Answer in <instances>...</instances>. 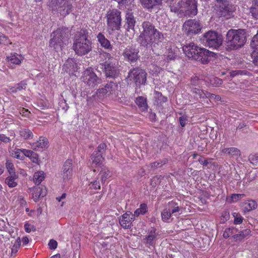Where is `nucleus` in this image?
I'll return each instance as SVG.
<instances>
[{"label":"nucleus","instance_id":"obj_4","mask_svg":"<svg viewBox=\"0 0 258 258\" xmlns=\"http://www.w3.org/2000/svg\"><path fill=\"white\" fill-rule=\"evenodd\" d=\"M70 36V32L68 28L57 29L51 35L52 38L49 40V47L55 50H61L64 44L68 42Z\"/></svg>","mask_w":258,"mask_h":258},{"label":"nucleus","instance_id":"obj_57","mask_svg":"<svg viewBox=\"0 0 258 258\" xmlns=\"http://www.w3.org/2000/svg\"><path fill=\"white\" fill-rule=\"evenodd\" d=\"M24 228L25 231L27 233H30L31 231H35V227L33 225H32L28 223L25 224Z\"/></svg>","mask_w":258,"mask_h":258},{"label":"nucleus","instance_id":"obj_52","mask_svg":"<svg viewBox=\"0 0 258 258\" xmlns=\"http://www.w3.org/2000/svg\"><path fill=\"white\" fill-rule=\"evenodd\" d=\"M200 85V80L198 77L195 76L191 78L190 83L188 85L189 88L190 86L194 87L195 86H199Z\"/></svg>","mask_w":258,"mask_h":258},{"label":"nucleus","instance_id":"obj_40","mask_svg":"<svg viewBox=\"0 0 258 258\" xmlns=\"http://www.w3.org/2000/svg\"><path fill=\"white\" fill-rule=\"evenodd\" d=\"M249 12L253 18L258 20V4L252 2Z\"/></svg>","mask_w":258,"mask_h":258},{"label":"nucleus","instance_id":"obj_61","mask_svg":"<svg viewBox=\"0 0 258 258\" xmlns=\"http://www.w3.org/2000/svg\"><path fill=\"white\" fill-rule=\"evenodd\" d=\"M11 141V140L9 137L6 136L4 134H0V144L2 142L7 143L10 142Z\"/></svg>","mask_w":258,"mask_h":258},{"label":"nucleus","instance_id":"obj_33","mask_svg":"<svg viewBox=\"0 0 258 258\" xmlns=\"http://www.w3.org/2000/svg\"><path fill=\"white\" fill-rule=\"evenodd\" d=\"M222 152L227 153L231 156L238 157L240 155V150L234 147L224 148L222 150Z\"/></svg>","mask_w":258,"mask_h":258},{"label":"nucleus","instance_id":"obj_21","mask_svg":"<svg viewBox=\"0 0 258 258\" xmlns=\"http://www.w3.org/2000/svg\"><path fill=\"white\" fill-rule=\"evenodd\" d=\"M47 194V190L44 186L41 185L34 188L33 198L35 202L38 201L41 198H43Z\"/></svg>","mask_w":258,"mask_h":258},{"label":"nucleus","instance_id":"obj_20","mask_svg":"<svg viewBox=\"0 0 258 258\" xmlns=\"http://www.w3.org/2000/svg\"><path fill=\"white\" fill-rule=\"evenodd\" d=\"M136 21L135 19L133 14L131 12H127L125 15V23L124 27L125 30L129 32L130 30L134 31V27Z\"/></svg>","mask_w":258,"mask_h":258},{"label":"nucleus","instance_id":"obj_55","mask_svg":"<svg viewBox=\"0 0 258 258\" xmlns=\"http://www.w3.org/2000/svg\"><path fill=\"white\" fill-rule=\"evenodd\" d=\"M19 240L20 239L19 238ZM20 245V240H17L15 241L14 244L12 246L11 248V255H13V253H16L18 251V249L19 248Z\"/></svg>","mask_w":258,"mask_h":258},{"label":"nucleus","instance_id":"obj_63","mask_svg":"<svg viewBox=\"0 0 258 258\" xmlns=\"http://www.w3.org/2000/svg\"><path fill=\"white\" fill-rule=\"evenodd\" d=\"M19 150L20 149H19L17 151L15 152L16 157L17 159L23 160L25 158V155L23 153H22Z\"/></svg>","mask_w":258,"mask_h":258},{"label":"nucleus","instance_id":"obj_43","mask_svg":"<svg viewBox=\"0 0 258 258\" xmlns=\"http://www.w3.org/2000/svg\"><path fill=\"white\" fill-rule=\"evenodd\" d=\"M172 213L170 209L166 208L161 213L162 219L164 222H168L171 217Z\"/></svg>","mask_w":258,"mask_h":258},{"label":"nucleus","instance_id":"obj_45","mask_svg":"<svg viewBox=\"0 0 258 258\" xmlns=\"http://www.w3.org/2000/svg\"><path fill=\"white\" fill-rule=\"evenodd\" d=\"M168 162V160L166 158H164L163 160H160L151 163L152 168H159L162 167L163 165L166 164Z\"/></svg>","mask_w":258,"mask_h":258},{"label":"nucleus","instance_id":"obj_14","mask_svg":"<svg viewBox=\"0 0 258 258\" xmlns=\"http://www.w3.org/2000/svg\"><path fill=\"white\" fill-rule=\"evenodd\" d=\"M100 64L103 67L104 72L105 76L108 78H116L119 74V70L117 65L112 62L105 61L100 63Z\"/></svg>","mask_w":258,"mask_h":258},{"label":"nucleus","instance_id":"obj_3","mask_svg":"<svg viewBox=\"0 0 258 258\" xmlns=\"http://www.w3.org/2000/svg\"><path fill=\"white\" fill-rule=\"evenodd\" d=\"M246 42L245 32L243 29H231L226 35V48L227 50L237 49L242 47Z\"/></svg>","mask_w":258,"mask_h":258},{"label":"nucleus","instance_id":"obj_16","mask_svg":"<svg viewBox=\"0 0 258 258\" xmlns=\"http://www.w3.org/2000/svg\"><path fill=\"white\" fill-rule=\"evenodd\" d=\"M139 50L133 46H127L124 50L122 55L130 63H135L139 59Z\"/></svg>","mask_w":258,"mask_h":258},{"label":"nucleus","instance_id":"obj_38","mask_svg":"<svg viewBox=\"0 0 258 258\" xmlns=\"http://www.w3.org/2000/svg\"><path fill=\"white\" fill-rule=\"evenodd\" d=\"M154 94L156 101L158 104L161 105L163 103L167 101V98L165 96H164L161 93L157 91H155Z\"/></svg>","mask_w":258,"mask_h":258},{"label":"nucleus","instance_id":"obj_2","mask_svg":"<svg viewBox=\"0 0 258 258\" xmlns=\"http://www.w3.org/2000/svg\"><path fill=\"white\" fill-rule=\"evenodd\" d=\"M89 37L88 31L85 29H82L75 34L73 49L78 55H85L92 50V42Z\"/></svg>","mask_w":258,"mask_h":258},{"label":"nucleus","instance_id":"obj_62","mask_svg":"<svg viewBox=\"0 0 258 258\" xmlns=\"http://www.w3.org/2000/svg\"><path fill=\"white\" fill-rule=\"evenodd\" d=\"M236 214V216H237V214L235 213L233 214V216L235 217L234 223L235 224H241L242 222L243 221V218L242 216H240L239 217H235V215Z\"/></svg>","mask_w":258,"mask_h":258},{"label":"nucleus","instance_id":"obj_35","mask_svg":"<svg viewBox=\"0 0 258 258\" xmlns=\"http://www.w3.org/2000/svg\"><path fill=\"white\" fill-rule=\"evenodd\" d=\"M107 146L106 144L102 143L100 144L93 153H96L95 156H102L105 154Z\"/></svg>","mask_w":258,"mask_h":258},{"label":"nucleus","instance_id":"obj_6","mask_svg":"<svg viewBox=\"0 0 258 258\" xmlns=\"http://www.w3.org/2000/svg\"><path fill=\"white\" fill-rule=\"evenodd\" d=\"M47 6L52 12L66 17L73 10L72 4L67 0H47Z\"/></svg>","mask_w":258,"mask_h":258},{"label":"nucleus","instance_id":"obj_1","mask_svg":"<svg viewBox=\"0 0 258 258\" xmlns=\"http://www.w3.org/2000/svg\"><path fill=\"white\" fill-rule=\"evenodd\" d=\"M141 27L142 30L137 38V42L141 46L150 49L163 41V33L156 29L151 22H143Z\"/></svg>","mask_w":258,"mask_h":258},{"label":"nucleus","instance_id":"obj_11","mask_svg":"<svg viewBox=\"0 0 258 258\" xmlns=\"http://www.w3.org/2000/svg\"><path fill=\"white\" fill-rule=\"evenodd\" d=\"M81 79L85 84L93 88L99 84L101 81L92 68H88L83 72Z\"/></svg>","mask_w":258,"mask_h":258},{"label":"nucleus","instance_id":"obj_7","mask_svg":"<svg viewBox=\"0 0 258 258\" xmlns=\"http://www.w3.org/2000/svg\"><path fill=\"white\" fill-rule=\"evenodd\" d=\"M201 40L205 46L218 49L222 44L223 37L217 32L210 30L204 33Z\"/></svg>","mask_w":258,"mask_h":258},{"label":"nucleus","instance_id":"obj_51","mask_svg":"<svg viewBox=\"0 0 258 258\" xmlns=\"http://www.w3.org/2000/svg\"><path fill=\"white\" fill-rule=\"evenodd\" d=\"M235 231H236V229L234 228H227L225 229L223 236L225 238H228L235 233Z\"/></svg>","mask_w":258,"mask_h":258},{"label":"nucleus","instance_id":"obj_12","mask_svg":"<svg viewBox=\"0 0 258 258\" xmlns=\"http://www.w3.org/2000/svg\"><path fill=\"white\" fill-rule=\"evenodd\" d=\"M116 89H118L117 84L114 82H110L103 87L98 89L96 94L100 98L108 97L111 99L115 96V92Z\"/></svg>","mask_w":258,"mask_h":258},{"label":"nucleus","instance_id":"obj_60","mask_svg":"<svg viewBox=\"0 0 258 258\" xmlns=\"http://www.w3.org/2000/svg\"><path fill=\"white\" fill-rule=\"evenodd\" d=\"M229 218L230 214L228 211H225L222 213L221 220L223 221V222L228 220Z\"/></svg>","mask_w":258,"mask_h":258},{"label":"nucleus","instance_id":"obj_59","mask_svg":"<svg viewBox=\"0 0 258 258\" xmlns=\"http://www.w3.org/2000/svg\"><path fill=\"white\" fill-rule=\"evenodd\" d=\"M187 118L186 116L182 115L179 118V123L182 127H184L186 124Z\"/></svg>","mask_w":258,"mask_h":258},{"label":"nucleus","instance_id":"obj_41","mask_svg":"<svg viewBox=\"0 0 258 258\" xmlns=\"http://www.w3.org/2000/svg\"><path fill=\"white\" fill-rule=\"evenodd\" d=\"M44 178V176L43 172L40 171L36 172L34 174L33 180L36 184L39 185Z\"/></svg>","mask_w":258,"mask_h":258},{"label":"nucleus","instance_id":"obj_46","mask_svg":"<svg viewBox=\"0 0 258 258\" xmlns=\"http://www.w3.org/2000/svg\"><path fill=\"white\" fill-rule=\"evenodd\" d=\"M169 7L170 8V11L172 12L177 13L179 12L180 9H182L181 1H180L179 2H178L177 4H172V3H171V4H169Z\"/></svg>","mask_w":258,"mask_h":258},{"label":"nucleus","instance_id":"obj_49","mask_svg":"<svg viewBox=\"0 0 258 258\" xmlns=\"http://www.w3.org/2000/svg\"><path fill=\"white\" fill-rule=\"evenodd\" d=\"M257 207V203L255 201L251 200L246 204L245 209L247 211H251L255 209Z\"/></svg>","mask_w":258,"mask_h":258},{"label":"nucleus","instance_id":"obj_58","mask_svg":"<svg viewBox=\"0 0 258 258\" xmlns=\"http://www.w3.org/2000/svg\"><path fill=\"white\" fill-rule=\"evenodd\" d=\"M48 246L50 249H55L57 246V242L54 239H51L48 243Z\"/></svg>","mask_w":258,"mask_h":258},{"label":"nucleus","instance_id":"obj_44","mask_svg":"<svg viewBox=\"0 0 258 258\" xmlns=\"http://www.w3.org/2000/svg\"><path fill=\"white\" fill-rule=\"evenodd\" d=\"M27 84L25 81H23L17 84L15 87L13 88L12 92H16L18 91H20L23 89H25L26 88Z\"/></svg>","mask_w":258,"mask_h":258},{"label":"nucleus","instance_id":"obj_50","mask_svg":"<svg viewBox=\"0 0 258 258\" xmlns=\"http://www.w3.org/2000/svg\"><path fill=\"white\" fill-rule=\"evenodd\" d=\"M223 83L222 79L218 78H213L210 80V84L214 87H217Z\"/></svg>","mask_w":258,"mask_h":258},{"label":"nucleus","instance_id":"obj_30","mask_svg":"<svg viewBox=\"0 0 258 258\" xmlns=\"http://www.w3.org/2000/svg\"><path fill=\"white\" fill-rule=\"evenodd\" d=\"M135 102L142 111L147 109L148 105L146 98L143 96H139L136 98Z\"/></svg>","mask_w":258,"mask_h":258},{"label":"nucleus","instance_id":"obj_34","mask_svg":"<svg viewBox=\"0 0 258 258\" xmlns=\"http://www.w3.org/2000/svg\"><path fill=\"white\" fill-rule=\"evenodd\" d=\"M115 91V96L114 97H112L111 99L119 103H125L126 102V99L124 95L120 90H119L118 89H116Z\"/></svg>","mask_w":258,"mask_h":258},{"label":"nucleus","instance_id":"obj_54","mask_svg":"<svg viewBox=\"0 0 258 258\" xmlns=\"http://www.w3.org/2000/svg\"><path fill=\"white\" fill-rule=\"evenodd\" d=\"M10 43L8 37L0 32V44L7 45Z\"/></svg>","mask_w":258,"mask_h":258},{"label":"nucleus","instance_id":"obj_19","mask_svg":"<svg viewBox=\"0 0 258 258\" xmlns=\"http://www.w3.org/2000/svg\"><path fill=\"white\" fill-rule=\"evenodd\" d=\"M73 175V161L68 159L64 162L63 166L62 176L63 180L66 181L71 179Z\"/></svg>","mask_w":258,"mask_h":258},{"label":"nucleus","instance_id":"obj_24","mask_svg":"<svg viewBox=\"0 0 258 258\" xmlns=\"http://www.w3.org/2000/svg\"><path fill=\"white\" fill-rule=\"evenodd\" d=\"M25 156L29 157L30 160L35 163H38V155L32 150L23 149L19 150Z\"/></svg>","mask_w":258,"mask_h":258},{"label":"nucleus","instance_id":"obj_27","mask_svg":"<svg viewBox=\"0 0 258 258\" xmlns=\"http://www.w3.org/2000/svg\"><path fill=\"white\" fill-rule=\"evenodd\" d=\"M77 63H76L75 59L73 58L68 59L63 66V69H65L66 71L68 70L69 71H75L77 69Z\"/></svg>","mask_w":258,"mask_h":258},{"label":"nucleus","instance_id":"obj_56","mask_svg":"<svg viewBox=\"0 0 258 258\" xmlns=\"http://www.w3.org/2000/svg\"><path fill=\"white\" fill-rule=\"evenodd\" d=\"M244 196V194H232L231 197V199L232 202H236Z\"/></svg>","mask_w":258,"mask_h":258},{"label":"nucleus","instance_id":"obj_42","mask_svg":"<svg viewBox=\"0 0 258 258\" xmlns=\"http://www.w3.org/2000/svg\"><path fill=\"white\" fill-rule=\"evenodd\" d=\"M191 92L196 95L199 96L200 98H205L206 93L207 91H204L203 90H200L199 89L190 86Z\"/></svg>","mask_w":258,"mask_h":258},{"label":"nucleus","instance_id":"obj_28","mask_svg":"<svg viewBox=\"0 0 258 258\" xmlns=\"http://www.w3.org/2000/svg\"><path fill=\"white\" fill-rule=\"evenodd\" d=\"M96 153H93L91 156V159L92 160V165L93 167H101L103 161L104 160L103 157L102 156H95Z\"/></svg>","mask_w":258,"mask_h":258},{"label":"nucleus","instance_id":"obj_36","mask_svg":"<svg viewBox=\"0 0 258 258\" xmlns=\"http://www.w3.org/2000/svg\"><path fill=\"white\" fill-rule=\"evenodd\" d=\"M20 135L25 140L31 139L33 137L32 132L28 128H22L20 131Z\"/></svg>","mask_w":258,"mask_h":258},{"label":"nucleus","instance_id":"obj_47","mask_svg":"<svg viewBox=\"0 0 258 258\" xmlns=\"http://www.w3.org/2000/svg\"><path fill=\"white\" fill-rule=\"evenodd\" d=\"M6 168L9 173V174H16L13 164L10 160H7L6 163Z\"/></svg>","mask_w":258,"mask_h":258},{"label":"nucleus","instance_id":"obj_29","mask_svg":"<svg viewBox=\"0 0 258 258\" xmlns=\"http://www.w3.org/2000/svg\"><path fill=\"white\" fill-rule=\"evenodd\" d=\"M157 235V234L156 233V230L152 228L149 231L148 235L144 239V242L152 245L153 244V242L156 239Z\"/></svg>","mask_w":258,"mask_h":258},{"label":"nucleus","instance_id":"obj_64","mask_svg":"<svg viewBox=\"0 0 258 258\" xmlns=\"http://www.w3.org/2000/svg\"><path fill=\"white\" fill-rule=\"evenodd\" d=\"M59 106L65 111H66L69 108V106L66 104V100H63L59 102Z\"/></svg>","mask_w":258,"mask_h":258},{"label":"nucleus","instance_id":"obj_8","mask_svg":"<svg viewBox=\"0 0 258 258\" xmlns=\"http://www.w3.org/2000/svg\"><path fill=\"white\" fill-rule=\"evenodd\" d=\"M108 30L110 31L119 30L121 24V12L116 9L109 10L106 14Z\"/></svg>","mask_w":258,"mask_h":258},{"label":"nucleus","instance_id":"obj_23","mask_svg":"<svg viewBox=\"0 0 258 258\" xmlns=\"http://www.w3.org/2000/svg\"><path fill=\"white\" fill-rule=\"evenodd\" d=\"M97 38L98 41L100 43L102 47L108 51H111L112 50L113 46L102 33H99L97 36Z\"/></svg>","mask_w":258,"mask_h":258},{"label":"nucleus","instance_id":"obj_26","mask_svg":"<svg viewBox=\"0 0 258 258\" xmlns=\"http://www.w3.org/2000/svg\"><path fill=\"white\" fill-rule=\"evenodd\" d=\"M18 175L17 174H10L5 180L6 183L9 187H16L18 184Z\"/></svg>","mask_w":258,"mask_h":258},{"label":"nucleus","instance_id":"obj_13","mask_svg":"<svg viewBox=\"0 0 258 258\" xmlns=\"http://www.w3.org/2000/svg\"><path fill=\"white\" fill-rule=\"evenodd\" d=\"M216 55L217 53L205 48L199 47L195 60L202 64H207L213 58L216 57Z\"/></svg>","mask_w":258,"mask_h":258},{"label":"nucleus","instance_id":"obj_48","mask_svg":"<svg viewBox=\"0 0 258 258\" xmlns=\"http://www.w3.org/2000/svg\"><path fill=\"white\" fill-rule=\"evenodd\" d=\"M248 160L254 166H258V155L257 154H250L248 156Z\"/></svg>","mask_w":258,"mask_h":258},{"label":"nucleus","instance_id":"obj_18","mask_svg":"<svg viewBox=\"0 0 258 258\" xmlns=\"http://www.w3.org/2000/svg\"><path fill=\"white\" fill-rule=\"evenodd\" d=\"M134 220V215L130 211L126 212L119 218V224L124 229L131 228Z\"/></svg>","mask_w":258,"mask_h":258},{"label":"nucleus","instance_id":"obj_22","mask_svg":"<svg viewBox=\"0 0 258 258\" xmlns=\"http://www.w3.org/2000/svg\"><path fill=\"white\" fill-rule=\"evenodd\" d=\"M163 0H140L142 5L144 8L151 10L156 7L160 6Z\"/></svg>","mask_w":258,"mask_h":258},{"label":"nucleus","instance_id":"obj_53","mask_svg":"<svg viewBox=\"0 0 258 258\" xmlns=\"http://www.w3.org/2000/svg\"><path fill=\"white\" fill-rule=\"evenodd\" d=\"M206 98H209L210 100H214L215 101H220L221 99L219 95H217L208 92L206 93Z\"/></svg>","mask_w":258,"mask_h":258},{"label":"nucleus","instance_id":"obj_5","mask_svg":"<svg viewBox=\"0 0 258 258\" xmlns=\"http://www.w3.org/2000/svg\"><path fill=\"white\" fill-rule=\"evenodd\" d=\"M147 73L139 67L132 68L128 72L125 79L127 84L134 83L140 88L141 85H145L147 81Z\"/></svg>","mask_w":258,"mask_h":258},{"label":"nucleus","instance_id":"obj_15","mask_svg":"<svg viewBox=\"0 0 258 258\" xmlns=\"http://www.w3.org/2000/svg\"><path fill=\"white\" fill-rule=\"evenodd\" d=\"M182 11H185L189 16L197 14V2L196 0H181Z\"/></svg>","mask_w":258,"mask_h":258},{"label":"nucleus","instance_id":"obj_25","mask_svg":"<svg viewBox=\"0 0 258 258\" xmlns=\"http://www.w3.org/2000/svg\"><path fill=\"white\" fill-rule=\"evenodd\" d=\"M8 62L14 64H20L23 60V57L16 53H11L10 56L7 57Z\"/></svg>","mask_w":258,"mask_h":258},{"label":"nucleus","instance_id":"obj_39","mask_svg":"<svg viewBox=\"0 0 258 258\" xmlns=\"http://www.w3.org/2000/svg\"><path fill=\"white\" fill-rule=\"evenodd\" d=\"M250 230L249 229H245L241 231L239 234H235L233 236V238L236 240H241L245 236L248 235L250 233Z\"/></svg>","mask_w":258,"mask_h":258},{"label":"nucleus","instance_id":"obj_9","mask_svg":"<svg viewBox=\"0 0 258 258\" xmlns=\"http://www.w3.org/2000/svg\"><path fill=\"white\" fill-rule=\"evenodd\" d=\"M202 28L203 25L199 20L189 19L183 23L182 30L186 36L192 37L200 33Z\"/></svg>","mask_w":258,"mask_h":258},{"label":"nucleus","instance_id":"obj_17","mask_svg":"<svg viewBox=\"0 0 258 258\" xmlns=\"http://www.w3.org/2000/svg\"><path fill=\"white\" fill-rule=\"evenodd\" d=\"M199 46L194 42L186 43L182 47V50L185 55L191 60L195 59Z\"/></svg>","mask_w":258,"mask_h":258},{"label":"nucleus","instance_id":"obj_37","mask_svg":"<svg viewBox=\"0 0 258 258\" xmlns=\"http://www.w3.org/2000/svg\"><path fill=\"white\" fill-rule=\"evenodd\" d=\"M147 205L146 204L143 203L140 206V208L137 209L134 212V216L138 217L140 215H144L147 212Z\"/></svg>","mask_w":258,"mask_h":258},{"label":"nucleus","instance_id":"obj_10","mask_svg":"<svg viewBox=\"0 0 258 258\" xmlns=\"http://www.w3.org/2000/svg\"><path fill=\"white\" fill-rule=\"evenodd\" d=\"M215 2V9L220 16H229L236 10L235 7L230 4L227 0H216Z\"/></svg>","mask_w":258,"mask_h":258},{"label":"nucleus","instance_id":"obj_31","mask_svg":"<svg viewBox=\"0 0 258 258\" xmlns=\"http://www.w3.org/2000/svg\"><path fill=\"white\" fill-rule=\"evenodd\" d=\"M48 145V142L46 139L40 137L39 141L33 144V149L36 150L37 148L42 149L46 147Z\"/></svg>","mask_w":258,"mask_h":258},{"label":"nucleus","instance_id":"obj_32","mask_svg":"<svg viewBox=\"0 0 258 258\" xmlns=\"http://www.w3.org/2000/svg\"><path fill=\"white\" fill-rule=\"evenodd\" d=\"M99 175L101 176V182L103 184L106 179L111 176V174L108 169L105 167L102 168L100 171Z\"/></svg>","mask_w":258,"mask_h":258}]
</instances>
